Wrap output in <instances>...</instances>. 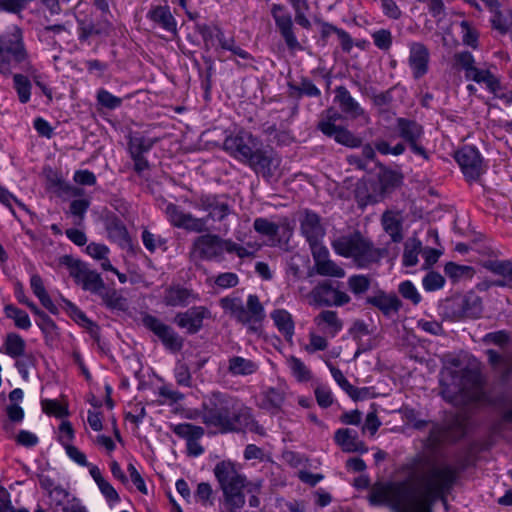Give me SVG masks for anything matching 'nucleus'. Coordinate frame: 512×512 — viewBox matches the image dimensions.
Wrapping results in <instances>:
<instances>
[{
  "label": "nucleus",
  "instance_id": "f257e3e1",
  "mask_svg": "<svg viewBox=\"0 0 512 512\" xmlns=\"http://www.w3.org/2000/svg\"><path fill=\"white\" fill-rule=\"evenodd\" d=\"M457 477L450 466L431 468L420 480L418 488L399 484L389 493L395 512H429L432 501L448 493Z\"/></svg>",
  "mask_w": 512,
  "mask_h": 512
},
{
  "label": "nucleus",
  "instance_id": "f03ea898",
  "mask_svg": "<svg viewBox=\"0 0 512 512\" xmlns=\"http://www.w3.org/2000/svg\"><path fill=\"white\" fill-rule=\"evenodd\" d=\"M249 420V409L237 398L221 392L212 393L203 408V423L222 433L238 431Z\"/></svg>",
  "mask_w": 512,
  "mask_h": 512
},
{
  "label": "nucleus",
  "instance_id": "7ed1b4c3",
  "mask_svg": "<svg viewBox=\"0 0 512 512\" xmlns=\"http://www.w3.org/2000/svg\"><path fill=\"white\" fill-rule=\"evenodd\" d=\"M441 373L442 396L454 405H463L477 397L479 374L469 368H462L461 362L453 358Z\"/></svg>",
  "mask_w": 512,
  "mask_h": 512
},
{
  "label": "nucleus",
  "instance_id": "20e7f679",
  "mask_svg": "<svg viewBox=\"0 0 512 512\" xmlns=\"http://www.w3.org/2000/svg\"><path fill=\"white\" fill-rule=\"evenodd\" d=\"M197 206L208 212L206 217L197 218L191 213H185L177 205L172 203L167 205L165 212L169 222L174 227L195 233L208 231L207 221L209 219L222 221L231 212L228 203L220 200L216 196L200 197Z\"/></svg>",
  "mask_w": 512,
  "mask_h": 512
},
{
  "label": "nucleus",
  "instance_id": "39448f33",
  "mask_svg": "<svg viewBox=\"0 0 512 512\" xmlns=\"http://www.w3.org/2000/svg\"><path fill=\"white\" fill-rule=\"evenodd\" d=\"M213 471L223 492L226 509L238 512L245 504L246 477L231 461L217 463Z\"/></svg>",
  "mask_w": 512,
  "mask_h": 512
},
{
  "label": "nucleus",
  "instance_id": "423d86ee",
  "mask_svg": "<svg viewBox=\"0 0 512 512\" xmlns=\"http://www.w3.org/2000/svg\"><path fill=\"white\" fill-rule=\"evenodd\" d=\"M334 251L343 257L352 258L360 268L368 267L382 258L380 249L359 231L341 235L332 241Z\"/></svg>",
  "mask_w": 512,
  "mask_h": 512
},
{
  "label": "nucleus",
  "instance_id": "0eeeda50",
  "mask_svg": "<svg viewBox=\"0 0 512 512\" xmlns=\"http://www.w3.org/2000/svg\"><path fill=\"white\" fill-rule=\"evenodd\" d=\"M221 308L238 322L247 325L251 332H258L265 318L264 307L257 295H249L247 307L239 297H223L219 300Z\"/></svg>",
  "mask_w": 512,
  "mask_h": 512
},
{
  "label": "nucleus",
  "instance_id": "6e6552de",
  "mask_svg": "<svg viewBox=\"0 0 512 512\" xmlns=\"http://www.w3.org/2000/svg\"><path fill=\"white\" fill-rule=\"evenodd\" d=\"M60 263L68 267L70 276L81 284L84 290L99 295L105 289V283L100 274L90 270L80 260L74 259L70 255H64L60 258Z\"/></svg>",
  "mask_w": 512,
  "mask_h": 512
},
{
  "label": "nucleus",
  "instance_id": "1a4fd4ad",
  "mask_svg": "<svg viewBox=\"0 0 512 512\" xmlns=\"http://www.w3.org/2000/svg\"><path fill=\"white\" fill-rule=\"evenodd\" d=\"M467 417L464 414H457L448 419L444 426L434 425L427 439L431 448L444 442H454L462 438L467 429Z\"/></svg>",
  "mask_w": 512,
  "mask_h": 512
},
{
  "label": "nucleus",
  "instance_id": "9d476101",
  "mask_svg": "<svg viewBox=\"0 0 512 512\" xmlns=\"http://www.w3.org/2000/svg\"><path fill=\"white\" fill-rule=\"evenodd\" d=\"M446 310L454 319L476 318L482 312V302L473 292L455 295L446 301Z\"/></svg>",
  "mask_w": 512,
  "mask_h": 512
},
{
  "label": "nucleus",
  "instance_id": "9b49d317",
  "mask_svg": "<svg viewBox=\"0 0 512 512\" xmlns=\"http://www.w3.org/2000/svg\"><path fill=\"white\" fill-rule=\"evenodd\" d=\"M248 164L266 180L278 179L281 176V158L271 149H256Z\"/></svg>",
  "mask_w": 512,
  "mask_h": 512
},
{
  "label": "nucleus",
  "instance_id": "f8f14e48",
  "mask_svg": "<svg viewBox=\"0 0 512 512\" xmlns=\"http://www.w3.org/2000/svg\"><path fill=\"white\" fill-rule=\"evenodd\" d=\"M142 323L161 340L166 349L171 352H178L182 349L184 339L171 326L150 314H145L142 317Z\"/></svg>",
  "mask_w": 512,
  "mask_h": 512
},
{
  "label": "nucleus",
  "instance_id": "ddd939ff",
  "mask_svg": "<svg viewBox=\"0 0 512 512\" xmlns=\"http://www.w3.org/2000/svg\"><path fill=\"white\" fill-rule=\"evenodd\" d=\"M257 144L255 138L249 132L241 131L236 135L228 136L223 148L235 158L249 163L255 154Z\"/></svg>",
  "mask_w": 512,
  "mask_h": 512
},
{
  "label": "nucleus",
  "instance_id": "4468645a",
  "mask_svg": "<svg viewBox=\"0 0 512 512\" xmlns=\"http://www.w3.org/2000/svg\"><path fill=\"white\" fill-rule=\"evenodd\" d=\"M0 51L11 53L14 63H19V66L26 71H29L31 66L27 61V52L24 48L22 30L18 26H14L10 33L0 37Z\"/></svg>",
  "mask_w": 512,
  "mask_h": 512
},
{
  "label": "nucleus",
  "instance_id": "2eb2a0df",
  "mask_svg": "<svg viewBox=\"0 0 512 512\" xmlns=\"http://www.w3.org/2000/svg\"><path fill=\"white\" fill-rule=\"evenodd\" d=\"M396 129L399 136L409 144L411 150L424 159H428V154L425 148L419 143L424 134L422 125L412 119L397 118Z\"/></svg>",
  "mask_w": 512,
  "mask_h": 512
},
{
  "label": "nucleus",
  "instance_id": "dca6fc26",
  "mask_svg": "<svg viewBox=\"0 0 512 512\" xmlns=\"http://www.w3.org/2000/svg\"><path fill=\"white\" fill-rule=\"evenodd\" d=\"M211 318V312L204 306H194L185 312H179L174 322L180 328L186 329L188 334H196L203 327V321Z\"/></svg>",
  "mask_w": 512,
  "mask_h": 512
},
{
  "label": "nucleus",
  "instance_id": "f3484780",
  "mask_svg": "<svg viewBox=\"0 0 512 512\" xmlns=\"http://www.w3.org/2000/svg\"><path fill=\"white\" fill-rule=\"evenodd\" d=\"M455 158L469 180H476L482 174V158L475 147L464 146L456 152Z\"/></svg>",
  "mask_w": 512,
  "mask_h": 512
},
{
  "label": "nucleus",
  "instance_id": "a211bd4d",
  "mask_svg": "<svg viewBox=\"0 0 512 512\" xmlns=\"http://www.w3.org/2000/svg\"><path fill=\"white\" fill-rule=\"evenodd\" d=\"M311 296L315 303L323 306H341L350 301L348 294L334 288L329 281H323L314 287Z\"/></svg>",
  "mask_w": 512,
  "mask_h": 512
},
{
  "label": "nucleus",
  "instance_id": "6ab92c4d",
  "mask_svg": "<svg viewBox=\"0 0 512 512\" xmlns=\"http://www.w3.org/2000/svg\"><path fill=\"white\" fill-rule=\"evenodd\" d=\"M192 247L193 253L201 259L213 260L222 256V238L215 234L198 236Z\"/></svg>",
  "mask_w": 512,
  "mask_h": 512
},
{
  "label": "nucleus",
  "instance_id": "aec40b11",
  "mask_svg": "<svg viewBox=\"0 0 512 512\" xmlns=\"http://www.w3.org/2000/svg\"><path fill=\"white\" fill-rule=\"evenodd\" d=\"M283 10V7L278 4H274L271 9L272 16L275 20L277 27L280 30L282 37L284 38L288 48L290 50L301 49L300 43L297 41L293 30H292V19L290 15H279V12Z\"/></svg>",
  "mask_w": 512,
  "mask_h": 512
},
{
  "label": "nucleus",
  "instance_id": "412c9836",
  "mask_svg": "<svg viewBox=\"0 0 512 512\" xmlns=\"http://www.w3.org/2000/svg\"><path fill=\"white\" fill-rule=\"evenodd\" d=\"M429 51L422 43L415 42L410 46L409 65L416 79L427 73Z\"/></svg>",
  "mask_w": 512,
  "mask_h": 512
},
{
  "label": "nucleus",
  "instance_id": "4be33fe9",
  "mask_svg": "<svg viewBox=\"0 0 512 512\" xmlns=\"http://www.w3.org/2000/svg\"><path fill=\"white\" fill-rule=\"evenodd\" d=\"M335 101L339 104L341 111L346 114L347 117L356 119L365 116L364 109L344 86H338L335 89Z\"/></svg>",
  "mask_w": 512,
  "mask_h": 512
},
{
  "label": "nucleus",
  "instance_id": "5701e85b",
  "mask_svg": "<svg viewBox=\"0 0 512 512\" xmlns=\"http://www.w3.org/2000/svg\"><path fill=\"white\" fill-rule=\"evenodd\" d=\"M334 440L347 453H366L368 451L366 445L358 439L357 433L348 428L338 429L335 432Z\"/></svg>",
  "mask_w": 512,
  "mask_h": 512
},
{
  "label": "nucleus",
  "instance_id": "b1692460",
  "mask_svg": "<svg viewBox=\"0 0 512 512\" xmlns=\"http://www.w3.org/2000/svg\"><path fill=\"white\" fill-rule=\"evenodd\" d=\"M318 128L327 136L334 137L335 141L348 147H359L361 139L349 130L330 123H319Z\"/></svg>",
  "mask_w": 512,
  "mask_h": 512
},
{
  "label": "nucleus",
  "instance_id": "393cba45",
  "mask_svg": "<svg viewBox=\"0 0 512 512\" xmlns=\"http://www.w3.org/2000/svg\"><path fill=\"white\" fill-rule=\"evenodd\" d=\"M301 231L309 243L319 242L325 234L319 216L312 212H305L301 220Z\"/></svg>",
  "mask_w": 512,
  "mask_h": 512
},
{
  "label": "nucleus",
  "instance_id": "a878e982",
  "mask_svg": "<svg viewBox=\"0 0 512 512\" xmlns=\"http://www.w3.org/2000/svg\"><path fill=\"white\" fill-rule=\"evenodd\" d=\"M367 302L378 308L385 316L396 314L402 306V302L395 294H386L384 292L368 297Z\"/></svg>",
  "mask_w": 512,
  "mask_h": 512
},
{
  "label": "nucleus",
  "instance_id": "bb28decb",
  "mask_svg": "<svg viewBox=\"0 0 512 512\" xmlns=\"http://www.w3.org/2000/svg\"><path fill=\"white\" fill-rule=\"evenodd\" d=\"M488 361L493 369L500 375L503 381H508L512 377V354L501 355L495 350L486 351Z\"/></svg>",
  "mask_w": 512,
  "mask_h": 512
},
{
  "label": "nucleus",
  "instance_id": "cd10ccee",
  "mask_svg": "<svg viewBox=\"0 0 512 512\" xmlns=\"http://www.w3.org/2000/svg\"><path fill=\"white\" fill-rule=\"evenodd\" d=\"M106 230L109 238L118 243L121 247L130 245L128 231L120 219L116 217L109 218L106 223Z\"/></svg>",
  "mask_w": 512,
  "mask_h": 512
},
{
  "label": "nucleus",
  "instance_id": "c85d7f7f",
  "mask_svg": "<svg viewBox=\"0 0 512 512\" xmlns=\"http://www.w3.org/2000/svg\"><path fill=\"white\" fill-rule=\"evenodd\" d=\"M271 318L285 339L291 341L294 335V321L291 314L284 309H276L271 313Z\"/></svg>",
  "mask_w": 512,
  "mask_h": 512
},
{
  "label": "nucleus",
  "instance_id": "c756f323",
  "mask_svg": "<svg viewBox=\"0 0 512 512\" xmlns=\"http://www.w3.org/2000/svg\"><path fill=\"white\" fill-rule=\"evenodd\" d=\"M258 366L252 360L241 356H233L228 360V372L233 376H248L255 373Z\"/></svg>",
  "mask_w": 512,
  "mask_h": 512
},
{
  "label": "nucleus",
  "instance_id": "7c9ffc66",
  "mask_svg": "<svg viewBox=\"0 0 512 512\" xmlns=\"http://www.w3.org/2000/svg\"><path fill=\"white\" fill-rule=\"evenodd\" d=\"M30 285L33 293L40 300L41 304L52 314L58 313V308L48 295L41 277L37 274L32 275Z\"/></svg>",
  "mask_w": 512,
  "mask_h": 512
},
{
  "label": "nucleus",
  "instance_id": "2f4dec72",
  "mask_svg": "<svg viewBox=\"0 0 512 512\" xmlns=\"http://www.w3.org/2000/svg\"><path fill=\"white\" fill-rule=\"evenodd\" d=\"M193 294L190 290L180 287L172 286L166 289L164 296V303L167 306H186L189 303V298Z\"/></svg>",
  "mask_w": 512,
  "mask_h": 512
},
{
  "label": "nucleus",
  "instance_id": "473e14b6",
  "mask_svg": "<svg viewBox=\"0 0 512 512\" xmlns=\"http://www.w3.org/2000/svg\"><path fill=\"white\" fill-rule=\"evenodd\" d=\"M152 21L169 32H176V23L168 7L156 6L149 12Z\"/></svg>",
  "mask_w": 512,
  "mask_h": 512
},
{
  "label": "nucleus",
  "instance_id": "72a5a7b5",
  "mask_svg": "<svg viewBox=\"0 0 512 512\" xmlns=\"http://www.w3.org/2000/svg\"><path fill=\"white\" fill-rule=\"evenodd\" d=\"M103 303L112 310L118 311H126L128 309V301L125 297L121 295L115 289H107L105 287L104 290L99 294Z\"/></svg>",
  "mask_w": 512,
  "mask_h": 512
},
{
  "label": "nucleus",
  "instance_id": "f704fd0d",
  "mask_svg": "<svg viewBox=\"0 0 512 512\" xmlns=\"http://www.w3.org/2000/svg\"><path fill=\"white\" fill-rule=\"evenodd\" d=\"M422 244L417 238H409L405 242L403 253V265L411 267L417 264L418 254L421 252Z\"/></svg>",
  "mask_w": 512,
  "mask_h": 512
},
{
  "label": "nucleus",
  "instance_id": "c9c22d12",
  "mask_svg": "<svg viewBox=\"0 0 512 512\" xmlns=\"http://www.w3.org/2000/svg\"><path fill=\"white\" fill-rule=\"evenodd\" d=\"M157 142V139L146 138L143 136H134L130 138L129 150L131 157H138L148 152L153 145Z\"/></svg>",
  "mask_w": 512,
  "mask_h": 512
},
{
  "label": "nucleus",
  "instance_id": "e433bc0d",
  "mask_svg": "<svg viewBox=\"0 0 512 512\" xmlns=\"http://www.w3.org/2000/svg\"><path fill=\"white\" fill-rule=\"evenodd\" d=\"M384 230L391 236L394 242H400L403 238L401 233L400 221L390 212H385L382 216Z\"/></svg>",
  "mask_w": 512,
  "mask_h": 512
},
{
  "label": "nucleus",
  "instance_id": "4c0bfd02",
  "mask_svg": "<svg viewBox=\"0 0 512 512\" xmlns=\"http://www.w3.org/2000/svg\"><path fill=\"white\" fill-rule=\"evenodd\" d=\"M484 267L497 275L503 276L509 283H512L511 261L489 260L485 262Z\"/></svg>",
  "mask_w": 512,
  "mask_h": 512
},
{
  "label": "nucleus",
  "instance_id": "58836bf2",
  "mask_svg": "<svg viewBox=\"0 0 512 512\" xmlns=\"http://www.w3.org/2000/svg\"><path fill=\"white\" fill-rule=\"evenodd\" d=\"M317 274L321 276L342 278L345 276V271L342 267L336 264L333 260L328 258L324 261H319L315 266Z\"/></svg>",
  "mask_w": 512,
  "mask_h": 512
},
{
  "label": "nucleus",
  "instance_id": "ea45409f",
  "mask_svg": "<svg viewBox=\"0 0 512 512\" xmlns=\"http://www.w3.org/2000/svg\"><path fill=\"white\" fill-rule=\"evenodd\" d=\"M5 347L6 353L15 358L24 354L25 341L19 335L11 333L7 335Z\"/></svg>",
  "mask_w": 512,
  "mask_h": 512
},
{
  "label": "nucleus",
  "instance_id": "a19ab883",
  "mask_svg": "<svg viewBox=\"0 0 512 512\" xmlns=\"http://www.w3.org/2000/svg\"><path fill=\"white\" fill-rule=\"evenodd\" d=\"M444 270L445 273L455 281L461 278H471L474 274L472 267L466 265H458L454 262L447 263Z\"/></svg>",
  "mask_w": 512,
  "mask_h": 512
},
{
  "label": "nucleus",
  "instance_id": "79ce46f5",
  "mask_svg": "<svg viewBox=\"0 0 512 512\" xmlns=\"http://www.w3.org/2000/svg\"><path fill=\"white\" fill-rule=\"evenodd\" d=\"M14 88L17 91L21 103H26L30 99L31 84L28 78L22 74H15L13 76Z\"/></svg>",
  "mask_w": 512,
  "mask_h": 512
},
{
  "label": "nucleus",
  "instance_id": "37998d69",
  "mask_svg": "<svg viewBox=\"0 0 512 512\" xmlns=\"http://www.w3.org/2000/svg\"><path fill=\"white\" fill-rule=\"evenodd\" d=\"M316 320H320L328 326L329 333L335 335L342 329V322L337 317V313L331 310L322 311Z\"/></svg>",
  "mask_w": 512,
  "mask_h": 512
},
{
  "label": "nucleus",
  "instance_id": "c03bdc74",
  "mask_svg": "<svg viewBox=\"0 0 512 512\" xmlns=\"http://www.w3.org/2000/svg\"><path fill=\"white\" fill-rule=\"evenodd\" d=\"M7 317L12 318L15 321V325L20 329H28L31 326L30 319L26 312L16 308L13 305H7L5 307Z\"/></svg>",
  "mask_w": 512,
  "mask_h": 512
},
{
  "label": "nucleus",
  "instance_id": "a18cd8bd",
  "mask_svg": "<svg viewBox=\"0 0 512 512\" xmlns=\"http://www.w3.org/2000/svg\"><path fill=\"white\" fill-rule=\"evenodd\" d=\"M253 227L257 233L268 237H275L279 232V226L266 218H256Z\"/></svg>",
  "mask_w": 512,
  "mask_h": 512
},
{
  "label": "nucleus",
  "instance_id": "49530a36",
  "mask_svg": "<svg viewBox=\"0 0 512 512\" xmlns=\"http://www.w3.org/2000/svg\"><path fill=\"white\" fill-rule=\"evenodd\" d=\"M216 37L223 49L231 51L233 54L239 56L242 59L249 58V54L245 50H243L242 48L237 46L235 44V40L233 38H230V39L225 38L222 30L217 29Z\"/></svg>",
  "mask_w": 512,
  "mask_h": 512
},
{
  "label": "nucleus",
  "instance_id": "de8ad7c7",
  "mask_svg": "<svg viewBox=\"0 0 512 512\" xmlns=\"http://www.w3.org/2000/svg\"><path fill=\"white\" fill-rule=\"evenodd\" d=\"M174 431L176 434L186 437L188 441L189 439L198 440L204 434L202 427L192 424H180L176 426Z\"/></svg>",
  "mask_w": 512,
  "mask_h": 512
},
{
  "label": "nucleus",
  "instance_id": "09e8293b",
  "mask_svg": "<svg viewBox=\"0 0 512 512\" xmlns=\"http://www.w3.org/2000/svg\"><path fill=\"white\" fill-rule=\"evenodd\" d=\"M350 290L355 294H362L370 287V279L364 275H354L348 280Z\"/></svg>",
  "mask_w": 512,
  "mask_h": 512
},
{
  "label": "nucleus",
  "instance_id": "8fccbe9b",
  "mask_svg": "<svg viewBox=\"0 0 512 512\" xmlns=\"http://www.w3.org/2000/svg\"><path fill=\"white\" fill-rule=\"evenodd\" d=\"M224 251L227 253H235L239 258H246L252 255V253L245 247L233 242L230 239L222 238V254Z\"/></svg>",
  "mask_w": 512,
  "mask_h": 512
},
{
  "label": "nucleus",
  "instance_id": "3c124183",
  "mask_svg": "<svg viewBox=\"0 0 512 512\" xmlns=\"http://www.w3.org/2000/svg\"><path fill=\"white\" fill-rule=\"evenodd\" d=\"M374 44L381 50H388L392 44V35L389 30L381 29L372 34Z\"/></svg>",
  "mask_w": 512,
  "mask_h": 512
},
{
  "label": "nucleus",
  "instance_id": "603ef678",
  "mask_svg": "<svg viewBox=\"0 0 512 512\" xmlns=\"http://www.w3.org/2000/svg\"><path fill=\"white\" fill-rule=\"evenodd\" d=\"M399 293L413 304H418L421 300L420 294L410 281H404L399 285Z\"/></svg>",
  "mask_w": 512,
  "mask_h": 512
},
{
  "label": "nucleus",
  "instance_id": "864d4df0",
  "mask_svg": "<svg viewBox=\"0 0 512 512\" xmlns=\"http://www.w3.org/2000/svg\"><path fill=\"white\" fill-rule=\"evenodd\" d=\"M42 409L45 413L49 415H54L56 417H62L67 415V409L62 406L58 401L56 400H42L41 402Z\"/></svg>",
  "mask_w": 512,
  "mask_h": 512
},
{
  "label": "nucleus",
  "instance_id": "5fc2aeb1",
  "mask_svg": "<svg viewBox=\"0 0 512 512\" xmlns=\"http://www.w3.org/2000/svg\"><path fill=\"white\" fill-rule=\"evenodd\" d=\"M379 181L383 189L397 186L401 182V176L394 171L384 170L379 175Z\"/></svg>",
  "mask_w": 512,
  "mask_h": 512
},
{
  "label": "nucleus",
  "instance_id": "6e6d98bb",
  "mask_svg": "<svg viewBox=\"0 0 512 512\" xmlns=\"http://www.w3.org/2000/svg\"><path fill=\"white\" fill-rule=\"evenodd\" d=\"M214 283L222 289H227L237 286L239 278L235 273L225 272L215 277Z\"/></svg>",
  "mask_w": 512,
  "mask_h": 512
},
{
  "label": "nucleus",
  "instance_id": "4d7b16f0",
  "mask_svg": "<svg viewBox=\"0 0 512 512\" xmlns=\"http://www.w3.org/2000/svg\"><path fill=\"white\" fill-rule=\"evenodd\" d=\"M444 278L437 272H429L423 279V286L427 291L440 289L444 285Z\"/></svg>",
  "mask_w": 512,
  "mask_h": 512
},
{
  "label": "nucleus",
  "instance_id": "13d9d810",
  "mask_svg": "<svg viewBox=\"0 0 512 512\" xmlns=\"http://www.w3.org/2000/svg\"><path fill=\"white\" fill-rule=\"evenodd\" d=\"M288 362L293 374L298 380L302 381L309 378V371L300 359L291 356Z\"/></svg>",
  "mask_w": 512,
  "mask_h": 512
},
{
  "label": "nucleus",
  "instance_id": "bf43d9fd",
  "mask_svg": "<svg viewBox=\"0 0 512 512\" xmlns=\"http://www.w3.org/2000/svg\"><path fill=\"white\" fill-rule=\"evenodd\" d=\"M213 494L212 487L209 483L202 482L198 484L195 498L200 501L204 506L212 505L211 497Z\"/></svg>",
  "mask_w": 512,
  "mask_h": 512
},
{
  "label": "nucleus",
  "instance_id": "052dcab7",
  "mask_svg": "<svg viewBox=\"0 0 512 512\" xmlns=\"http://www.w3.org/2000/svg\"><path fill=\"white\" fill-rule=\"evenodd\" d=\"M68 306L72 309L74 312V316L76 321H78L81 325L87 327L90 332L93 334L94 337H96L98 326L93 323L90 319L86 317V315L79 310L76 306H74L71 302H68Z\"/></svg>",
  "mask_w": 512,
  "mask_h": 512
},
{
  "label": "nucleus",
  "instance_id": "680f3d73",
  "mask_svg": "<svg viewBox=\"0 0 512 512\" xmlns=\"http://www.w3.org/2000/svg\"><path fill=\"white\" fill-rule=\"evenodd\" d=\"M97 99L99 103L109 109H114L121 104V99L112 95L108 91L101 90L98 92Z\"/></svg>",
  "mask_w": 512,
  "mask_h": 512
},
{
  "label": "nucleus",
  "instance_id": "e2e57ef3",
  "mask_svg": "<svg viewBox=\"0 0 512 512\" xmlns=\"http://www.w3.org/2000/svg\"><path fill=\"white\" fill-rule=\"evenodd\" d=\"M330 371L334 380L347 394H352L356 392L354 390V386L348 382V380L345 378L343 373L338 368L330 365Z\"/></svg>",
  "mask_w": 512,
  "mask_h": 512
},
{
  "label": "nucleus",
  "instance_id": "0e129e2a",
  "mask_svg": "<svg viewBox=\"0 0 512 512\" xmlns=\"http://www.w3.org/2000/svg\"><path fill=\"white\" fill-rule=\"evenodd\" d=\"M89 201L88 200H85V199H78V200H73L70 204V212L71 214H73L74 216H77L79 217V222L77 223L78 225L81 224L83 218H84V214L85 212L87 211L88 207H89Z\"/></svg>",
  "mask_w": 512,
  "mask_h": 512
},
{
  "label": "nucleus",
  "instance_id": "69168bd1",
  "mask_svg": "<svg viewBox=\"0 0 512 512\" xmlns=\"http://www.w3.org/2000/svg\"><path fill=\"white\" fill-rule=\"evenodd\" d=\"M483 341L486 344H494L498 346H503L509 342V335L505 331H497L488 333L484 336Z\"/></svg>",
  "mask_w": 512,
  "mask_h": 512
},
{
  "label": "nucleus",
  "instance_id": "338daca9",
  "mask_svg": "<svg viewBox=\"0 0 512 512\" xmlns=\"http://www.w3.org/2000/svg\"><path fill=\"white\" fill-rule=\"evenodd\" d=\"M299 95H307L310 97L319 96L320 90L307 79H303L299 86L293 87Z\"/></svg>",
  "mask_w": 512,
  "mask_h": 512
},
{
  "label": "nucleus",
  "instance_id": "774afa93",
  "mask_svg": "<svg viewBox=\"0 0 512 512\" xmlns=\"http://www.w3.org/2000/svg\"><path fill=\"white\" fill-rule=\"evenodd\" d=\"M315 396L317 403L323 408L329 407L333 402L330 390L325 387H317L315 389Z\"/></svg>",
  "mask_w": 512,
  "mask_h": 512
}]
</instances>
